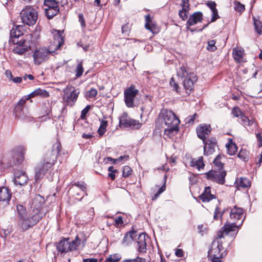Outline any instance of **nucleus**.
<instances>
[{
	"label": "nucleus",
	"mask_w": 262,
	"mask_h": 262,
	"mask_svg": "<svg viewBox=\"0 0 262 262\" xmlns=\"http://www.w3.org/2000/svg\"><path fill=\"white\" fill-rule=\"evenodd\" d=\"M44 199L39 194L35 195L30 203V209H26L21 205L16 206L18 216V225L23 231H26L37 224L42 217L41 212Z\"/></svg>",
	"instance_id": "f257e3e1"
},
{
	"label": "nucleus",
	"mask_w": 262,
	"mask_h": 262,
	"mask_svg": "<svg viewBox=\"0 0 262 262\" xmlns=\"http://www.w3.org/2000/svg\"><path fill=\"white\" fill-rule=\"evenodd\" d=\"M56 34L54 35V40L53 43L55 45L54 50H51L52 45H51L49 49L41 47L35 50L33 53L34 63L36 65H39L43 62L49 59L50 54L55 51L59 49L63 45L64 39L61 35V32L59 30H55Z\"/></svg>",
	"instance_id": "f03ea898"
},
{
	"label": "nucleus",
	"mask_w": 262,
	"mask_h": 262,
	"mask_svg": "<svg viewBox=\"0 0 262 262\" xmlns=\"http://www.w3.org/2000/svg\"><path fill=\"white\" fill-rule=\"evenodd\" d=\"M238 226L235 223H229L227 222L224 226L218 232L217 238L214 240L211 244V248L208 251V256H215V255H223L221 251L223 249L222 242L221 239L224 237V235H228L230 232L233 236H235L238 232Z\"/></svg>",
	"instance_id": "7ed1b4c3"
},
{
	"label": "nucleus",
	"mask_w": 262,
	"mask_h": 262,
	"mask_svg": "<svg viewBox=\"0 0 262 262\" xmlns=\"http://www.w3.org/2000/svg\"><path fill=\"white\" fill-rule=\"evenodd\" d=\"M161 115L165 124L167 126V128L165 129L164 135L168 137L172 136L174 132H177L179 129V119L171 110H163Z\"/></svg>",
	"instance_id": "20e7f679"
},
{
	"label": "nucleus",
	"mask_w": 262,
	"mask_h": 262,
	"mask_svg": "<svg viewBox=\"0 0 262 262\" xmlns=\"http://www.w3.org/2000/svg\"><path fill=\"white\" fill-rule=\"evenodd\" d=\"M177 76L183 80V86L187 93H190L194 88V84L197 81L196 74L184 64L177 71Z\"/></svg>",
	"instance_id": "39448f33"
},
{
	"label": "nucleus",
	"mask_w": 262,
	"mask_h": 262,
	"mask_svg": "<svg viewBox=\"0 0 262 262\" xmlns=\"http://www.w3.org/2000/svg\"><path fill=\"white\" fill-rule=\"evenodd\" d=\"M81 244V240L76 236L72 241H69V238H63L56 244V246L58 252L64 255L68 252L78 250Z\"/></svg>",
	"instance_id": "423d86ee"
},
{
	"label": "nucleus",
	"mask_w": 262,
	"mask_h": 262,
	"mask_svg": "<svg viewBox=\"0 0 262 262\" xmlns=\"http://www.w3.org/2000/svg\"><path fill=\"white\" fill-rule=\"evenodd\" d=\"M63 100L67 105L73 106L78 98L79 91L72 85H67L63 90Z\"/></svg>",
	"instance_id": "0eeeda50"
},
{
	"label": "nucleus",
	"mask_w": 262,
	"mask_h": 262,
	"mask_svg": "<svg viewBox=\"0 0 262 262\" xmlns=\"http://www.w3.org/2000/svg\"><path fill=\"white\" fill-rule=\"evenodd\" d=\"M208 180L214 181L220 184H224L225 182L226 172L223 169L219 170H211L205 173Z\"/></svg>",
	"instance_id": "6e6552de"
},
{
	"label": "nucleus",
	"mask_w": 262,
	"mask_h": 262,
	"mask_svg": "<svg viewBox=\"0 0 262 262\" xmlns=\"http://www.w3.org/2000/svg\"><path fill=\"white\" fill-rule=\"evenodd\" d=\"M61 145L60 142H56L52 147L51 151L47 152L43 161L54 165L56 161L57 156L60 154Z\"/></svg>",
	"instance_id": "1a4fd4ad"
},
{
	"label": "nucleus",
	"mask_w": 262,
	"mask_h": 262,
	"mask_svg": "<svg viewBox=\"0 0 262 262\" xmlns=\"http://www.w3.org/2000/svg\"><path fill=\"white\" fill-rule=\"evenodd\" d=\"M138 93L139 91L135 88L134 85H131L124 91V101L128 107H134V100Z\"/></svg>",
	"instance_id": "9d476101"
},
{
	"label": "nucleus",
	"mask_w": 262,
	"mask_h": 262,
	"mask_svg": "<svg viewBox=\"0 0 262 262\" xmlns=\"http://www.w3.org/2000/svg\"><path fill=\"white\" fill-rule=\"evenodd\" d=\"M119 123L124 127H133L137 129L140 128L142 125L138 121L130 119L126 113H123L120 117Z\"/></svg>",
	"instance_id": "9b49d317"
},
{
	"label": "nucleus",
	"mask_w": 262,
	"mask_h": 262,
	"mask_svg": "<svg viewBox=\"0 0 262 262\" xmlns=\"http://www.w3.org/2000/svg\"><path fill=\"white\" fill-rule=\"evenodd\" d=\"M22 25H15L10 30V42L17 43L21 39H25L23 36L24 32L22 30Z\"/></svg>",
	"instance_id": "f8f14e48"
},
{
	"label": "nucleus",
	"mask_w": 262,
	"mask_h": 262,
	"mask_svg": "<svg viewBox=\"0 0 262 262\" xmlns=\"http://www.w3.org/2000/svg\"><path fill=\"white\" fill-rule=\"evenodd\" d=\"M137 237H135L137 244L138 251L139 253H145L147 250L146 241L148 239V236L145 233L137 234Z\"/></svg>",
	"instance_id": "ddd939ff"
},
{
	"label": "nucleus",
	"mask_w": 262,
	"mask_h": 262,
	"mask_svg": "<svg viewBox=\"0 0 262 262\" xmlns=\"http://www.w3.org/2000/svg\"><path fill=\"white\" fill-rule=\"evenodd\" d=\"M53 166L50 163L43 161L39 165L35 168V178L36 181L43 178L44 175Z\"/></svg>",
	"instance_id": "4468645a"
},
{
	"label": "nucleus",
	"mask_w": 262,
	"mask_h": 262,
	"mask_svg": "<svg viewBox=\"0 0 262 262\" xmlns=\"http://www.w3.org/2000/svg\"><path fill=\"white\" fill-rule=\"evenodd\" d=\"M204 146V155L206 156L212 155L217 147V142L215 138H211L203 140Z\"/></svg>",
	"instance_id": "2eb2a0df"
},
{
	"label": "nucleus",
	"mask_w": 262,
	"mask_h": 262,
	"mask_svg": "<svg viewBox=\"0 0 262 262\" xmlns=\"http://www.w3.org/2000/svg\"><path fill=\"white\" fill-rule=\"evenodd\" d=\"M26 39H21L17 43L12 42L14 45L13 52L19 55H23L29 51L30 46L26 43Z\"/></svg>",
	"instance_id": "dca6fc26"
},
{
	"label": "nucleus",
	"mask_w": 262,
	"mask_h": 262,
	"mask_svg": "<svg viewBox=\"0 0 262 262\" xmlns=\"http://www.w3.org/2000/svg\"><path fill=\"white\" fill-rule=\"evenodd\" d=\"M26 100L27 99H21L17 102V105L15 106L14 109V113L16 117L22 120L31 121V119L32 118L29 117L26 114L23 107V105L25 104Z\"/></svg>",
	"instance_id": "f3484780"
},
{
	"label": "nucleus",
	"mask_w": 262,
	"mask_h": 262,
	"mask_svg": "<svg viewBox=\"0 0 262 262\" xmlns=\"http://www.w3.org/2000/svg\"><path fill=\"white\" fill-rule=\"evenodd\" d=\"M28 177L25 172L19 170L15 172L14 182L15 185H25L28 183Z\"/></svg>",
	"instance_id": "a211bd4d"
},
{
	"label": "nucleus",
	"mask_w": 262,
	"mask_h": 262,
	"mask_svg": "<svg viewBox=\"0 0 262 262\" xmlns=\"http://www.w3.org/2000/svg\"><path fill=\"white\" fill-rule=\"evenodd\" d=\"M211 132L210 125L201 124L196 128V133L199 138L202 140L206 139V136Z\"/></svg>",
	"instance_id": "6ab92c4d"
},
{
	"label": "nucleus",
	"mask_w": 262,
	"mask_h": 262,
	"mask_svg": "<svg viewBox=\"0 0 262 262\" xmlns=\"http://www.w3.org/2000/svg\"><path fill=\"white\" fill-rule=\"evenodd\" d=\"M145 28L152 34H157L160 30L157 24L154 21L151 17H145Z\"/></svg>",
	"instance_id": "aec40b11"
},
{
	"label": "nucleus",
	"mask_w": 262,
	"mask_h": 262,
	"mask_svg": "<svg viewBox=\"0 0 262 262\" xmlns=\"http://www.w3.org/2000/svg\"><path fill=\"white\" fill-rule=\"evenodd\" d=\"M12 193L6 187H0V202L8 203L11 199Z\"/></svg>",
	"instance_id": "412c9836"
},
{
	"label": "nucleus",
	"mask_w": 262,
	"mask_h": 262,
	"mask_svg": "<svg viewBox=\"0 0 262 262\" xmlns=\"http://www.w3.org/2000/svg\"><path fill=\"white\" fill-rule=\"evenodd\" d=\"M244 211L242 208H238L235 206L231 209L230 212V218L233 221H236L241 219L243 216Z\"/></svg>",
	"instance_id": "4be33fe9"
},
{
	"label": "nucleus",
	"mask_w": 262,
	"mask_h": 262,
	"mask_svg": "<svg viewBox=\"0 0 262 262\" xmlns=\"http://www.w3.org/2000/svg\"><path fill=\"white\" fill-rule=\"evenodd\" d=\"M199 198L203 202H208L215 199V196L211 194V187L208 186L205 188L204 192L200 195Z\"/></svg>",
	"instance_id": "5701e85b"
},
{
	"label": "nucleus",
	"mask_w": 262,
	"mask_h": 262,
	"mask_svg": "<svg viewBox=\"0 0 262 262\" xmlns=\"http://www.w3.org/2000/svg\"><path fill=\"white\" fill-rule=\"evenodd\" d=\"M137 236V232L136 231H130L127 232L123 239L122 244L125 245H128L132 243V242L135 240V237Z\"/></svg>",
	"instance_id": "b1692460"
},
{
	"label": "nucleus",
	"mask_w": 262,
	"mask_h": 262,
	"mask_svg": "<svg viewBox=\"0 0 262 262\" xmlns=\"http://www.w3.org/2000/svg\"><path fill=\"white\" fill-rule=\"evenodd\" d=\"M190 165L196 168L199 170L204 169L205 164L203 162V157L201 156L198 158L192 159L190 162Z\"/></svg>",
	"instance_id": "393cba45"
},
{
	"label": "nucleus",
	"mask_w": 262,
	"mask_h": 262,
	"mask_svg": "<svg viewBox=\"0 0 262 262\" xmlns=\"http://www.w3.org/2000/svg\"><path fill=\"white\" fill-rule=\"evenodd\" d=\"M70 190L73 193V195L75 199L79 201L81 200L85 194L87 195L86 190L79 189L78 188H74V187H71L70 188Z\"/></svg>",
	"instance_id": "a878e982"
},
{
	"label": "nucleus",
	"mask_w": 262,
	"mask_h": 262,
	"mask_svg": "<svg viewBox=\"0 0 262 262\" xmlns=\"http://www.w3.org/2000/svg\"><path fill=\"white\" fill-rule=\"evenodd\" d=\"M20 15V16H37L38 13L35 9L29 6L21 10Z\"/></svg>",
	"instance_id": "bb28decb"
},
{
	"label": "nucleus",
	"mask_w": 262,
	"mask_h": 262,
	"mask_svg": "<svg viewBox=\"0 0 262 262\" xmlns=\"http://www.w3.org/2000/svg\"><path fill=\"white\" fill-rule=\"evenodd\" d=\"M232 54L234 60L239 62L243 57L244 50L241 47L234 48L233 49Z\"/></svg>",
	"instance_id": "cd10ccee"
},
{
	"label": "nucleus",
	"mask_w": 262,
	"mask_h": 262,
	"mask_svg": "<svg viewBox=\"0 0 262 262\" xmlns=\"http://www.w3.org/2000/svg\"><path fill=\"white\" fill-rule=\"evenodd\" d=\"M236 186L238 188H248L250 186V182L249 180L246 178H240L237 179L236 180Z\"/></svg>",
	"instance_id": "c85d7f7f"
},
{
	"label": "nucleus",
	"mask_w": 262,
	"mask_h": 262,
	"mask_svg": "<svg viewBox=\"0 0 262 262\" xmlns=\"http://www.w3.org/2000/svg\"><path fill=\"white\" fill-rule=\"evenodd\" d=\"M189 6V4L188 3V0H182V10H179V16H187Z\"/></svg>",
	"instance_id": "c756f323"
},
{
	"label": "nucleus",
	"mask_w": 262,
	"mask_h": 262,
	"mask_svg": "<svg viewBox=\"0 0 262 262\" xmlns=\"http://www.w3.org/2000/svg\"><path fill=\"white\" fill-rule=\"evenodd\" d=\"M253 24L256 32L259 35H262V22L261 17H253Z\"/></svg>",
	"instance_id": "7c9ffc66"
},
{
	"label": "nucleus",
	"mask_w": 262,
	"mask_h": 262,
	"mask_svg": "<svg viewBox=\"0 0 262 262\" xmlns=\"http://www.w3.org/2000/svg\"><path fill=\"white\" fill-rule=\"evenodd\" d=\"M37 17H18L23 25L32 26L36 23Z\"/></svg>",
	"instance_id": "2f4dec72"
},
{
	"label": "nucleus",
	"mask_w": 262,
	"mask_h": 262,
	"mask_svg": "<svg viewBox=\"0 0 262 262\" xmlns=\"http://www.w3.org/2000/svg\"><path fill=\"white\" fill-rule=\"evenodd\" d=\"M202 19V17H189L186 24V28L192 32L193 30L190 27L201 21Z\"/></svg>",
	"instance_id": "473e14b6"
},
{
	"label": "nucleus",
	"mask_w": 262,
	"mask_h": 262,
	"mask_svg": "<svg viewBox=\"0 0 262 262\" xmlns=\"http://www.w3.org/2000/svg\"><path fill=\"white\" fill-rule=\"evenodd\" d=\"M206 4L212 12L211 16H219L215 2L208 1Z\"/></svg>",
	"instance_id": "72a5a7b5"
},
{
	"label": "nucleus",
	"mask_w": 262,
	"mask_h": 262,
	"mask_svg": "<svg viewBox=\"0 0 262 262\" xmlns=\"http://www.w3.org/2000/svg\"><path fill=\"white\" fill-rule=\"evenodd\" d=\"M227 153L230 155H233L235 154L237 150V146L235 143L231 142L230 144L226 145Z\"/></svg>",
	"instance_id": "f704fd0d"
},
{
	"label": "nucleus",
	"mask_w": 262,
	"mask_h": 262,
	"mask_svg": "<svg viewBox=\"0 0 262 262\" xmlns=\"http://www.w3.org/2000/svg\"><path fill=\"white\" fill-rule=\"evenodd\" d=\"M107 125L106 120H101L100 125L98 129V133L100 136H102L106 132V128Z\"/></svg>",
	"instance_id": "c9c22d12"
},
{
	"label": "nucleus",
	"mask_w": 262,
	"mask_h": 262,
	"mask_svg": "<svg viewBox=\"0 0 262 262\" xmlns=\"http://www.w3.org/2000/svg\"><path fill=\"white\" fill-rule=\"evenodd\" d=\"M225 211V210L223 211L221 210V208L218 206H217L214 212L213 219L215 220L222 219Z\"/></svg>",
	"instance_id": "e433bc0d"
},
{
	"label": "nucleus",
	"mask_w": 262,
	"mask_h": 262,
	"mask_svg": "<svg viewBox=\"0 0 262 262\" xmlns=\"http://www.w3.org/2000/svg\"><path fill=\"white\" fill-rule=\"evenodd\" d=\"M44 4L48 7L47 9L59 8L58 3L55 0H44Z\"/></svg>",
	"instance_id": "4c0bfd02"
},
{
	"label": "nucleus",
	"mask_w": 262,
	"mask_h": 262,
	"mask_svg": "<svg viewBox=\"0 0 262 262\" xmlns=\"http://www.w3.org/2000/svg\"><path fill=\"white\" fill-rule=\"evenodd\" d=\"M45 93H46L45 90L38 88L35 90L33 92L29 94L28 96V97L27 98V99H29L31 98H33L37 96L43 95Z\"/></svg>",
	"instance_id": "58836bf2"
},
{
	"label": "nucleus",
	"mask_w": 262,
	"mask_h": 262,
	"mask_svg": "<svg viewBox=\"0 0 262 262\" xmlns=\"http://www.w3.org/2000/svg\"><path fill=\"white\" fill-rule=\"evenodd\" d=\"M237 157L244 161H247L249 159V152L246 150L242 149L237 155Z\"/></svg>",
	"instance_id": "ea45409f"
},
{
	"label": "nucleus",
	"mask_w": 262,
	"mask_h": 262,
	"mask_svg": "<svg viewBox=\"0 0 262 262\" xmlns=\"http://www.w3.org/2000/svg\"><path fill=\"white\" fill-rule=\"evenodd\" d=\"M46 16H55L59 12V8L45 9Z\"/></svg>",
	"instance_id": "a19ab883"
},
{
	"label": "nucleus",
	"mask_w": 262,
	"mask_h": 262,
	"mask_svg": "<svg viewBox=\"0 0 262 262\" xmlns=\"http://www.w3.org/2000/svg\"><path fill=\"white\" fill-rule=\"evenodd\" d=\"M121 256L119 254L116 253L113 255H110L105 260L104 262H118L121 259Z\"/></svg>",
	"instance_id": "79ce46f5"
},
{
	"label": "nucleus",
	"mask_w": 262,
	"mask_h": 262,
	"mask_svg": "<svg viewBox=\"0 0 262 262\" xmlns=\"http://www.w3.org/2000/svg\"><path fill=\"white\" fill-rule=\"evenodd\" d=\"M71 187H74V188H78L79 189L86 190V185L84 182H74Z\"/></svg>",
	"instance_id": "37998d69"
},
{
	"label": "nucleus",
	"mask_w": 262,
	"mask_h": 262,
	"mask_svg": "<svg viewBox=\"0 0 262 262\" xmlns=\"http://www.w3.org/2000/svg\"><path fill=\"white\" fill-rule=\"evenodd\" d=\"M75 72L76 77H80L82 75L83 72V68L82 61L80 62L77 66Z\"/></svg>",
	"instance_id": "c03bdc74"
},
{
	"label": "nucleus",
	"mask_w": 262,
	"mask_h": 262,
	"mask_svg": "<svg viewBox=\"0 0 262 262\" xmlns=\"http://www.w3.org/2000/svg\"><path fill=\"white\" fill-rule=\"evenodd\" d=\"M97 94L98 92L96 89L91 88L90 90L86 92L85 96L89 98H93L96 97Z\"/></svg>",
	"instance_id": "a18cd8bd"
},
{
	"label": "nucleus",
	"mask_w": 262,
	"mask_h": 262,
	"mask_svg": "<svg viewBox=\"0 0 262 262\" xmlns=\"http://www.w3.org/2000/svg\"><path fill=\"white\" fill-rule=\"evenodd\" d=\"M197 117L198 115L196 113L188 116L185 119V123L189 125L192 124Z\"/></svg>",
	"instance_id": "49530a36"
},
{
	"label": "nucleus",
	"mask_w": 262,
	"mask_h": 262,
	"mask_svg": "<svg viewBox=\"0 0 262 262\" xmlns=\"http://www.w3.org/2000/svg\"><path fill=\"white\" fill-rule=\"evenodd\" d=\"M132 170L128 166H125L123 168L122 176L123 177H128L132 173Z\"/></svg>",
	"instance_id": "de8ad7c7"
},
{
	"label": "nucleus",
	"mask_w": 262,
	"mask_h": 262,
	"mask_svg": "<svg viewBox=\"0 0 262 262\" xmlns=\"http://www.w3.org/2000/svg\"><path fill=\"white\" fill-rule=\"evenodd\" d=\"M169 84L170 86L173 88V90L176 91L178 93L180 92L179 90L180 88L178 84L176 82L173 77L170 79Z\"/></svg>",
	"instance_id": "09e8293b"
},
{
	"label": "nucleus",
	"mask_w": 262,
	"mask_h": 262,
	"mask_svg": "<svg viewBox=\"0 0 262 262\" xmlns=\"http://www.w3.org/2000/svg\"><path fill=\"white\" fill-rule=\"evenodd\" d=\"M215 41L214 40H211L208 42V46L207 49L208 51H214L216 50V47L215 46Z\"/></svg>",
	"instance_id": "8fccbe9b"
},
{
	"label": "nucleus",
	"mask_w": 262,
	"mask_h": 262,
	"mask_svg": "<svg viewBox=\"0 0 262 262\" xmlns=\"http://www.w3.org/2000/svg\"><path fill=\"white\" fill-rule=\"evenodd\" d=\"M241 119L242 123L244 125L250 126L253 124V121L250 120L247 117L245 116H242Z\"/></svg>",
	"instance_id": "3c124183"
},
{
	"label": "nucleus",
	"mask_w": 262,
	"mask_h": 262,
	"mask_svg": "<svg viewBox=\"0 0 262 262\" xmlns=\"http://www.w3.org/2000/svg\"><path fill=\"white\" fill-rule=\"evenodd\" d=\"M234 9L236 11L241 13L244 12L245 10V5L238 2L235 4Z\"/></svg>",
	"instance_id": "603ef678"
},
{
	"label": "nucleus",
	"mask_w": 262,
	"mask_h": 262,
	"mask_svg": "<svg viewBox=\"0 0 262 262\" xmlns=\"http://www.w3.org/2000/svg\"><path fill=\"white\" fill-rule=\"evenodd\" d=\"M123 224V218L122 216H119L117 217L115 219L114 225L118 227L120 225H122Z\"/></svg>",
	"instance_id": "864d4df0"
},
{
	"label": "nucleus",
	"mask_w": 262,
	"mask_h": 262,
	"mask_svg": "<svg viewBox=\"0 0 262 262\" xmlns=\"http://www.w3.org/2000/svg\"><path fill=\"white\" fill-rule=\"evenodd\" d=\"M131 25L128 23L122 26V32L124 34H128L130 29Z\"/></svg>",
	"instance_id": "5fc2aeb1"
},
{
	"label": "nucleus",
	"mask_w": 262,
	"mask_h": 262,
	"mask_svg": "<svg viewBox=\"0 0 262 262\" xmlns=\"http://www.w3.org/2000/svg\"><path fill=\"white\" fill-rule=\"evenodd\" d=\"M223 255H215V256H208L212 262H221Z\"/></svg>",
	"instance_id": "6e6d98bb"
},
{
	"label": "nucleus",
	"mask_w": 262,
	"mask_h": 262,
	"mask_svg": "<svg viewBox=\"0 0 262 262\" xmlns=\"http://www.w3.org/2000/svg\"><path fill=\"white\" fill-rule=\"evenodd\" d=\"M232 113L234 115V116L236 117H239L242 115V112L238 107H234L232 111Z\"/></svg>",
	"instance_id": "4d7b16f0"
},
{
	"label": "nucleus",
	"mask_w": 262,
	"mask_h": 262,
	"mask_svg": "<svg viewBox=\"0 0 262 262\" xmlns=\"http://www.w3.org/2000/svg\"><path fill=\"white\" fill-rule=\"evenodd\" d=\"M90 108H91L90 105H88L84 109L82 110V111H81V118L83 119L85 117L86 114L89 111Z\"/></svg>",
	"instance_id": "13d9d810"
},
{
	"label": "nucleus",
	"mask_w": 262,
	"mask_h": 262,
	"mask_svg": "<svg viewBox=\"0 0 262 262\" xmlns=\"http://www.w3.org/2000/svg\"><path fill=\"white\" fill-rule=\"evenodd\" d=\"M16 156H17L16 161V162L14 163V164H19L23 160V159H24L23 155L19 153V154H17Z\"/></svg>",
	"instance_id": "bf43d9fd"
},
{
	"label": "nucleus",
	"mask_w": 262,
	"mask_h": 262,
	"mask_svg": "<svg viewBox=\"0 0 262 262\" xmlns=\"http://www.w3.org/2000/svg\"><path fill=\"white\" fill-rule=\"evenodd\" d=\"M128 158L129 156L128 155H123L120 156L119 158H117V163L121 162L123 160L126 161L128 159Z\"/></svg>",
	"instance_id": "052dcab7"
},
{
	"label": "nucleus",
	"mask_w": 262,
	"mask_h": 262,
	"mask_svg": "<svg viewBox=\"0 0 262 262\" xmlns=\"http://www.w3.org/2000/svg\"><path fill=\"white\" fill-rule=\"evenodd\" d=\"M175 254L179 257H182L183 256V251L181 249H177L176 250Z\"/></svg>",
	"instance_id": "680f3d73"
},
{
	"label": "nucleus",
	"mask_w": 262,
	"mask_h": 262,
	"mask_svg": "<svg viewBox=\"0 0 262 262\" xmlns=\"http://www.w3.org/2000/svg\"><path fill=\"white\" fill-rule=\"evenodd\" d=\"M257 140L258 142V146H262V136L259 133H257L256 135Z\"/></svg>",
	"instance_id": "e2e57ef3"
},
{
	"label": "nucleus",
	"mask_w": 262,
	"mask_h": 262,
	"mask_svg": "<svg viewBox=\"0 0 262 262\" xmlns=\"http://www.w3.org/2000/svg\"><path fill=\"white\" fill-rule=\"evenodd\" d=\"M82 261L83 262H98V259L94 258H83Z\"/></svg>",
	"instance_id": "0e129e2a"
},
{
	"label": "nucleus",
	"mask_w": 262,
	"mask_h": 262,
	"mask_svg": "<svg viewBox=\"0 0 262 262\" xmlns=\"http://www.w3.org/2000/svg\"><path fill=\"white\" fill-rule=\"evenodd\" d=\"M11 80L16 83H19L22 81V78L20 77H16L15 78L12 77Z\"/></svg>",
	"instance_id": "69168bd1"
},
{
	"label": "nucleus",
	"mask_w": 262,
	"mask_h": 262,
	"mask_svg": "<svg viewBox=\"0 0 262 262\" xmlns=\"http://www.w3.org/2000/svg\"><path fill=\"white\" fill-rule=\"evenodd\" d=\"M5 75L6 77L9 79L11 80L12 79L13 75L11 72L10 70H6L5 72Z\"/></svg>",
	"instance_id": "338daca9"
},
{
	"label": "nucleus",
	"mask_w": 262,
	"mask_h": 262,
	"mask_svg": "<svg viewBox=\"0 0 262 262\" xmlns=\"http://www.w3.org/2000/svg\"><path fill=\"white\" fill-rule=\"evenodd\" d=\"M138 261V256L135 258L133 259H125L123 260V262H137Z\"/></svg>",
	"instance_id": "774afa93"
}]
</instances>
